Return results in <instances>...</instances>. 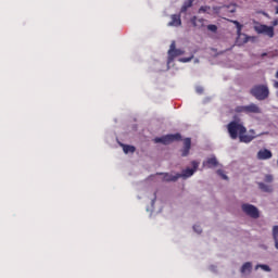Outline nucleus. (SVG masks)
<instances>
[{"label": "nucleus", "mask_w": 278, "mask_h": 278, "mask_svg": "<svg viewBox=\"0 0 278 278\" xmlns=\"http://www.w3.org/2000/svg\"><path fill=\"white\" fill-rule=\"evenodd\" d=\"M227 130L231 140H240V142H244L249 144V142H253L257 136H255V130L250 129L249 134L247 135V127L238 121H232L227 125Z\"/></svg>", "instance_id": "obj_1"}, {"label": "nucleus", "mask_w": 278, "mask_h": 278, "mask_svg": "<svg viewBox=\"0 0 278 278\" xmlns=\"http://www.w3.org/2000/svg\"><path fill=\"white\" fill-rule=\"evenodd\" d=\"M250 94L255 97L257 101H266L270 96V90H268V86L266 85H255L251 88Z\"/></svg>", "instance_id": "obj_2"}, {"label": "nucleus", "mask_w": 278, "mask_h": 278, "mask_svg": "<svg viewBox=\"0 0 278 278\" xmlns=\"http://www.w3.org/2000/svg\"><path fill=\"white\" fill-rule=\"evenodd\" d=\"M235 112L237 114H262V109L257 106L255 103H251L249 105H239L236 106Z\"/></svg>", "instance_id": "obj_3"}, {"label": "nucleus", "mask_w": 278, "mask_h": 278, "mask_svg": "<svg viewBox=\"0 0 278 278\" xmlns=\"http://www.w3.org/2000/svg\"><path fill=\"white\" fill-rule=\"evenodd\" d=\"M179 140H181V134L179 132L154 138L155 144H170V142H179Z\"/></svg>", "instance_id": "obj_4"}, {"label": "nucleus", "mask_w": 278, "mask_h": 278, "mask_svg": "<svg viewBox=\"0 0 278 278\" xmlns=\"http://www.w3.org/2000/svg\"><path fill=\"white\" fill-rule=\"evenodd\" d=\"M241 210L247 214V216H250V218L256 219L260 217V210L253 204H242Z\"/></svg>", "instance_id": "obj_5"}, {"label": "nucleus", "mask_w": 278, "mask_h": 278, "mask_svg": "<svg viewBox=\"0 0 278 278\" xmlns=\"http://www.w3.org/2000/svg\"><path fill=\"white\" fill-rule=\"evenodd\" d=\"M191 166L192 168L188 167L185 170H182L181 174H178L179 179H188V177H192V175H194V173H197V169L199 168V162L192 161Z\"/></svg>", "instance_id": "obj_6"}, {"label": "nucleus", "mask_w": 278, "mask_h": 278, "mask_svg": "<svg viewBox=\"0 0 278 278\" xmlns=\"http://www.w3.org/2000/svg\"><path fill=\"white\" fill-rule=\"evenodd\" d=\"M255 31H257V34H265V36H268L269 38H274L275 36V28L264 24L255 26Z\"/></svg>", "instance_id": "obj_7"}, {"label": "nucleus", "mask_w": 278, "mask_h": 278, "mask_svg": "<svg viewBox=\"0 0 278 278\" xmlns=\"http://www.w3.org/2000/svg\"><path fill=\"white\" fill-rule=\"evenodd\" d=\"M184 50L177 49L175 41H173L169 46L168 50V62H173L175 58H179V55H184Z\"/></svg>", "instance_id": "obj_8"}, {"label": "nucleus", "mask_w": 278, "mask_h": 278, "mask_svg": "<svg viewBox=\"0 0 278 278\" xmlns=\"http://www.w3.org/2000/svg\"><path fill=\"white\" fill-rule=\"evenodd\" d=\"M192 147V139L190 138H186L184 140V149H182V157L188 156V154L190 153V149Z\"/></svg>", "instance_id": "obj_9"}, {"label": "nucleus", "mask_w": 278, "mask_h": 278, "mask_svg": "<svg viewBox=\"0 0 278 278\" xmlns=\"http://www.w3.org/2000/svg\"><path fill=\"white\" fill-rule=\"evenodd\" d=\"M273 157V152L268 149L260 150L257 152V160H270Z\"/></svg>", "instance_id": "obj_10"}, {"label": "nucleus", "mask_w": 278, "mask_h": 278, "mask_svg": "<svg viewBox=\"0 0 278 278\" xmlns=\"http://www.w3.org/2000/svg\"><path fill=\"white\" fill-rule=\"evenodd\" d=\"M169 27H179L181 26V15L174 14L172 15V21L168 23Z\"/></svg>", "instance_id": "obj_11"}, {"label": "nucleus", "mask_w": 278, "mask_h": 278, "mask_svg": "<svg viewBox=\"0 0 278 278\" xmlns=\"http://www.w3.org/2000/svg\"><path fill=\"white\" fill-rule=\"evenodd\" d=\"M203 166H206V168H216L218 166V160H216V156L210 157L203 163Z\"/></svg>", "instance_id": "obj_12"}, {"label": "nucleus", "mask_w": 278, "mask_h": 278, "mask_svg": "<svg viewBox=\"0 0 278 278\" xmlns=\"http://www.w3.org/2000/svg\"><path fill=\"white\" fill-rule=\"evenodd\" d=\"M191 23L193 25V27H205V18H197V16H193L191 18Z\"/></svg>", "instance_id": "obj_13"}, {"label": "nucleus", "mask_w": 278, "mask_h": 278, "mask_svg": "<svg viewBox=\"0 0 278 278\" xmlns=\"http://www.w3.org/2000/svg\"><path fill=\"white\" fill-rule=\"evenodd\" d=\"M163 175H164L163 181H177V179H179V174H176L175 176H173L168 173H165Z\"/></svg>", "instance_id": "obj_14"}, {"label": "nucleus", "mask_w": 278, "mask_h": 278, "mask_svg": "<svg viewBox=\"0 0 278 278\" xmlns=\"http://www.w3.org/2000/svg\"><path fill=\"white\" fill-rule=\"evenodd\" d=\"M258 188L263 192H273V186H268V185H266L264 182H258Z\"/></svg>", "instance_id": "obj_15"}, {"label": "nucleus", "mask_w": 278, "mask_h": 278, "mask_svg": "<svg viewBox=\"0 0 278 278\" xmlns=\"http://www.w3.org/2000/svg\"><path fill=\"white\" fill-rule=\"evenodd\" d=\"M192 3H194L192 0L186 1V2L182 4V7H181L180 12H181L182 14L186 13V12H188V9H189V8H192Z\"/></svg>", "instance_id": "obj_16"}, {"label": "nucleus", "mask_w": 278, "mask_h": 278, "mask_svg": "<svg viewBox=\"0 0 278 278\" xmlns=\"http://www.w3.org/2000/svg\"><path fill=\"white\" fill-rule=\"evenodd\" d=\"M253 268V265L251 264V262H247L242 265L241 267V273L244 274V273H251Z\"/></svg>", "instance_id": "obj_17"}, {"label": "nucleus", "mask_w": 278, "mask_h": 278, "mask_svg": "<svg viewBox=\"0 0 278 278\" xmlns=\"http://www.w3.org/2000/svg\"><path fill=\"white\" fill-rule=\"evenodd\" d=\"M228 21H229V23H233V25H236L237 36H240L242 34V24H240V22L233 21V20H228Z\"/></svg>", "instance_id": "obj_18"}, {"label": "nucleus", "mask_w": 278, "mask_h": 278, "mask_svg": "<svg viewBox=\"0 0 278 278\" xmlns=\"http://www.w3.org/2000/svg\"><path fill=\"white\" fill-rule=\"evenodd\" d=\"M123 151L124 153H136V147L134 146H128V144H123Z\"/></svg>", "instance_id": "obj_19"}, {"label": "nucleus", "mask_w": 278, "mask_h": 278, "mask_svg": "<svg viewBox=\"0 0 278 278\" xmlns=\"http://www.w3.org/2000/svg\"><path fill=\"white\" fill-rule=\"evenodd\" d=\"M193 59H194V54H191L189 58H180L179 62H182V64H186L188 62H192Z\"/></svg>", "instance_id": "obj_20"}, {"label": "nucleus", "mask_w": 278, "mask_h": 278, "mask_svg": "<svg viewBox=\"0 0 278 278\" xmlns=\"http://www.w3.org/2000/svg\"><path fill=\"white\" fill-rule=\"evenodd\" d=\"M262 268V270H265V273H270V267L268 265H256L255 269Z\"/></svg>", "instance_id": "obj_21"}, {"label": "nucleus", "mask_w": 278, "mask_h": 278, "mask_svg": "<svg viewBox=\"0 0 278 278\" xmlns=\"http://www.w3.org/2000/svg\"><path fill=\"white\" fill-rule=\"evenodd\" d=\"M207 29H208V31H213L214 34H216V31H218V26H216L214 24H210V25H207Z\"/></svg>", "instance_id": "obj_22"}, {"label": "nucleus", "mask_w": 278, "mask_h": 278, "mask_svg": "<svg viewBox=\"0 0 278 278\" xmlns=\"http://www.w3.org/2000/svg\"><path fill=\"white\" fill-rule=\"evenodd\" d=\"M273 238L274 240H278V226L273 227Z\"/></svg>", "instance_id": "obj_23"}, {"label": "nucleus", "mask_w": 278, "mask_h": 278, "mask_svg": "<svg viewBox=\"0 0 278 278\" xmlns=\"http://www.w3.org/2000/svg\"><path fill=\"white\" fill-rule=\"evenodd\" d=\"M207 10H210V7H207V5L201 7V8L199 9V14L205 13V12H207Z\"/></svg>", "instance_id": "obj_24"}, {"label": "nucleus", "mask_w": 278, "mask_h": 278, "mask_svg": "<svg viewBox=\"0 0 278 278\" xmlns=\"http://www.w3.org/2000/svg\"><path fill=\"white\" fill-rule=\"evenodd\" d=\"M217 175H219V177H222V178H224V179H229V178L227 177V175H225V173L223 172V169H218V170H217Z\"/></svg>", "instance_id": "obj_25"}, {"label": "nucleus", "mask_w": 278, "mask_h": 278, "mask_svg": "<svg viewBox=\"0 0 278 278\" xmlns=\"http://www.w3.org/2000/svg\"><path fill=\"white\" fill-rule=\"evenodd\" d=\"M265 181H266L267 184H273V175H266V176H265Z\"/></svg>", "instance_id": "obj_26"}, {"label": "nucleus", "mask_w": 278, "mask_h": 278, "mask_svg": "<svg viewBox=\"0 0 278 278\" xmlns=\"http://www.w3.org/2000/svg\"><path fill=\"white\" fill-rule=\"evenodd\" d=\"M193 230H194L197 233H201V232H202L201 227H199L198 225H194V226H193Z\"/></svg>", "instance_id": "obj_27"}, {"label": "nucleus", "mask_w": 278, "mask_h": 278, "mask_svg": "<svg viewBox=\"0 0 278 278\" xmlns=\"http://www.w3.org/2000/svg\"><path fill=\"white\" fill-rule=\"evenodd\" d=\"M195 91L198 94H203V87H197Z\"/></svg>", "instance_id": "obj_28"}, {"label": "nucleus", "mask_w": 278, "mask_h": 278, "mask_svg": "<svg viewBox=\"0 0 278 278\" xmlns=\"http://www.w3.org/2000/svg\"><path fill=\"white\" fill-rule=\"evenodd\" d=\"M228 12H230L231 14H233V12H236V7H232L231 9H229Z\"/></svg>", "instance_id": "obj_29"}, {"label": "nucleus", "mask_w": 278, "mask_h": 278, "mask_svg": "<svg viewBox=\"0 0 278 278\" xmlns=\"http://www.w3.org/2000/svg\"><path fill=\"white\" fill-rule=\"evenodd\" d=\"M271 25H273V27H277V25H278V21H277V20H275L274 22H271Z\"/></svg>", "instance_id": "obj_30"}, {"label": "nucleus", "mask_w": 278, "mask_h": 278, "mask_svg": "<svg viewBox=\"0 0 278 278\" xmlns=\"http://www.w3.org/2000/svg\"><path fill=\"white\" fill-rule=\"evenodd\" d=\"M274 241H275V249H277L278 251V239H275Z\"/></svg>", "instance_id": "obj_31"}, {"label": "nucleus", "mask_w": 278, "mask_h": 278, "mask_svg": "<svg viewBox=\"0 0 278 278\" xmlns=\"http://www.w3.org/2000/svg\"><path fill=\"white\" fill-rule=\"evenodd\" d=\"M274 87L278 88V81L274 83Z\"/></svg>", "instance_id": "obj_32"}, {"label": "nucleus", "mask_w": 278, "mask_h": 278, "mask_svg": "<svg viewBox=\"0 0 278 278\" xmlns=\"http://www.w3.org/2000/svg\"><path fill=\"white\" fill-rule=\"evenodd\" d=\"M264 56H266V53H263V54H262V58H264Z\"/></svg>", "instance_id": "obj_33"}, {"label": "nucleus", "mask_w": 278, "mask_h": 278, "mask_svg": "<svg viewBox=\"0 0 278 278\" xmlns=\"http://www.w3.org/2000/svg\"><path fill=\"white\" fill-rule=\"evenodd\" d=\"M276 78L278 79V72L276 73Z\"/></svg>", "instance_id": "obj_34"}, {"label": "nucleus", "mask_w": 278, "mask_h": 278, "mask_svg": "<svg viewBox=\"0 0 278 278\" xmlns=\"http://www.w3.org/2000/svg\"><path fill=\"white\" fill-rule=\"evenodd\" d=\"M276 14H278V8L276 9Z\"/></svg>", "instance_id": "obj_35"}, {"label": "nucleus", "mask_w": 278, "mask_h": 278, "mask_svg": "<svg viewBox=\"0 0 278 278\" xmlns=\"http://www.w3.org/2000/svg\"><path fill=\"white\" fill-rule=\"evenodd\" d=\"M276 3H278V0H274Z\"/></svg>", "instance_id": "obj_36"}]
</instances>
